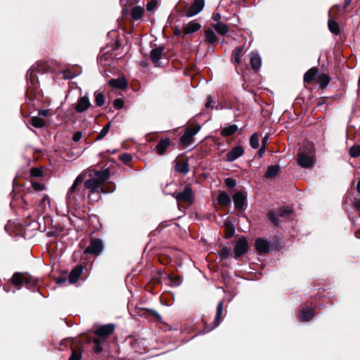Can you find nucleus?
Segmentation results:
<instances>
[{
    "label": "nucleus",
    "instance_id": "obj_33",
    "mask_svg": "<svg viewBox=\"0 0 360 360\" xmlns=\"http://www.w3.org/2000/svg\"><path fill=\"white\" fill-rule=\"evenodd\" d=\"M12 283L20 288L23 285V274L15 273L12 277Z\"/></svg>",
    "mask_w": 360,
    "mask_h": 360
},
{
    "label": "nucleus",
    "instance_id": "obj_14",
    "mask_svg": "<svg viewBox=\"0 0 360 360\" xmlns=\"http://www.w3.org/2000/svg\"><path fill=\"white\" fill-rule=\"evenodd\" d=\"M255 248L259 254H264L269 252V243L262 238H259L255 242Z\"/></svg>",
    "mask_w": 360,
    "mask_h": 360
},
{
    "label": "nucleus",
    "instance_id": "obj_20",
    "mask_svg": "<svg viewBox=\"0 0 360 360\" xmlns=\"http://www.w3.org/2000/svg\"><path fill=\"white\" fill-rule=\"evenodd\" d=\"M201 27V25L195 20L191 21L184 27V32L186 34L193 33Z\"/></svg>",
    "mask_w": 360,
    "mask_h": 360
},
{
    "label": "nucleus",
    "instance_id": "obj_1",
    "mask_svg": "<svg viewBox=\"0 0 360 360\" xmlns=\"http://www.w3.org/2000/svg\"><path fill=\"white\" fill-rule=\"evenodd\" d=\"M110 177L109 170L104 169L101 171H95L93 174H90V178L84 182V186L89 191L91 195H96L97 199L101 197V193H107L108 192H112L115 188H112L110 191H107L105 188L102 187V185Z\"/></svg>",
    "mask_w": 360,
    "mask_h": 360
},
{
    "label": "nucleus",
    "instance_id": "obj_51",
    "mask_svg": "<svg viewBox=\"0 0 360 360\" xmlns=\"http://www.w3.org/2000/svg\"><path fill=\"white\" fill-rule=\"evenodd\" d=\"M81 355L79 353H77L75 351H72V356H70L69 360H80Z\"/></svg>",
    "mask_w": 360,
    "mask_h": 360
},
{
    "label": "nucleus",
    "instance_id": "obj_44",
    "mask_svg": "<svg viewBox=\"0 0 360 360\" xmlns=\"http://www.w3.org/2000/svg\"><path fill=\"white\" fill-rule=\"evenodd\" d=\"M124 106V102L120 98H116L114 101V107L117 109H121Z\"/></svg>",
    "mask_w": 360,
    "mask_h": 360
},
{
    "label": "nucleus",
    "instance_id": "obj_3",
    "mask_svg": "<svg viewBox=\"0 0 360 360\" xmlns=\"http://www.w3.org/2000/svg\"><path fill=\"white\" fill-rule=\"evenodd\" d=\"M315 152L314 147L309 145L307 150L300 149L297 154V162L301 167L311 168L315 164Z\"/></svg>",
    "mask_w": 360,
    "mask_h": 360
},
{
    "label": "nucleus",
    "instance_id": "obj_43",
    "mask_svg": "<svg viewBox=\"0 0 360 360\" xmlns=\"http://www.w3.org/2000/svg\"><path fill=\"white\" fill-rule=\"evenodd\" d=\"M225 184L229 188H234L236 186V181L233 179L228 178L225 180Z\"/></svg>",
    "mask_w": 360,
    "mask_h": 360
},
{
    "label": "nucleus",
    "instance_id": "obj_25",
    "mask_svg": "<svg viewBox=\"0 0 360 360\" xmlns=\"http://www.w3.org/2000/svg\"><path fill=\"white\" fill-rule=\"evenodd\" d=\"M144 9L140 6H134L131 9V17L134 20H139L143 15Z\"/></svg>",
    "mask_w": 360,
    "mask_h": 360
},
{
    "label": "nucleus",
    "instance_id": "obj_31",
    "mask_svg": "<svg viewBox=\"0 0 360 360\" xmlns=\"http://www.w3.org/2000/svg\"><path fill=\"white\" fill-rule=\"evenodd\" d=\"M225 231L227 238H231L235 233V227L230 221L224 222Z\"/></svg>",
    "mask_w": 360,
    "mask_h": 360
},
{
    "label": "nucleus",
    "instance_id": "obj_48",
    "mask_svg": "<svg viewBox=\"0 0 360 360\" xmlns=\"http://www.w3.org/2000/svg\"><path fill=\"white\" fill-rule=\"evenodd\" d=\"M231 255V249L230 248H222V250H221V255L224 258L229 257Z\"/></svg>",
    "mask_w": 360,
    "mask_h": 360
},
{
    "label": "nucleus",
    "instance_id": "obj_5",
    "mask_svg": "<svg viewBox=\"0 0 360 360\" xmlns=\"http://www.w3.org/2000/svg\"><path fill=\"white\" fill-rule=\"evenodd\" d=\"M103 250V243L101 239L92 238L89 246L84 250V254L98 255Z\"/></svg>",
    "mask_w": 360,
    "mask_h": 360
},
{
    "label": "nucleus",
    "instance_id": "obj_45",
    "mask_svg": "<svg viewBox=\"0 0 360 360\" xmlns=\"http://www.w3.org/2000/svg\"><path fill=\"white\" fill-rule=\"evenodd\" d=\"M269 219L274 224H276V225L279 224V221L277 218V216L275 215V214L273 211L269 212Z\"/></svg>",
    "mask_w": 360,
    "mask_h": 360
},
{
    "label": "nucleus",
    "instance_id": "obj_19",
    "mask_svg": "<svg viewBox=\"0 0 360 360\" xmlns=\"http://www.w3.org/2000/svg\"><path fill=\"white\" fill-rule=\"evenodd\" d=\"M109 84L114 88L124 89L127 87V83L124 77H120L117 79H110L109 81Z\"/></svg>",
    "mask_w": 360,
    "mask_h": 360
},
{
    "label": "nucleus",
    "instance_id": "obj_58",
    "mask_svg": "<svg viewBox=\"0 0 360 360\" xmlns=\"http://www.w3.org/2000/svg\"><path fill=\"white\" fill-rule=\"evenodd\" d=\"M66 281H67L66 278H58L57 279L58 283H65Z\"/></svg>",
    "mask_w": 360,
    "mask_h": 360
},
{
    "label": "nucleus",
    "instance_id": "obj_7",
    "mask_svg": "<svg viewBox=\"0 0 360 360\" xmlns=\"http://www.w3.org/2000/svg\"><path fill=\"white\" fill-rule=\"evenodd\" d=\"M172 196L177 200L190 202L193 201V191L191 188L188 186H186L181 192L173 193Z\"/></svg>",
    "mask_w": 360,
    "mask_h": 360
},
{
    "label": "nucleus",
    "instance_id": "obj_37",
    "mask_svg": "<svg viewBox=\"0 0 360 360\" xmlns=\"http://www.w3.org/2000/svg\"><path fill=\"white\" fill-rule=\"evenodd\" d=\"M349 154L353 158H356L360 156V146H353L349 149Z\"/></svg>",
    "mask_w": 360,
    "mask_h": 360
},
{
    "label": "nucleus",
    "instance_id": "obj_15",
    "mask_svg": "<svg viewBox=\"0 0 360 360\" xmlns=\"http://www.w3.org/2000/svg\"><path fill=\"white\" fill-rule=\"evenodd\" d=\"M314 314L313 310L309 307H303L299 311V320L300 321H308Z\"/></svg>",
    "mask_w": 360,
    "mask_h": 360
},
{
    "label": "nucleus",
    "instance_id": "obj_56",
    "mask_svg": "<svg viewBox=\"0 0 360 360\" xmlns=\"http://www.w3.org/2000/svg\"><path fill=\"white\" fill-rule=\"evenodd\" d=\"M49 110H41L39 112V115H41L43 117H47L49 115Z\"/></svg>",
    "mask_w": 360,
    "mask_h": 360
},
{
    "label": "nucleus",
    "instance_id": "obj_54",
    "mask_svg": "<svg viewBox=\"0 0 360 360\" xmlns=\"http://www.w3.org/2000/svg\"><path fill=\"white\" fill-rule=\"evenodd\" d=\"M265 151H266V148H264V146H262V147L260 148L259 153H258L259 158H262L263 156V155L264 154Z\"/></svg>",
    "mask_w": 360,
    "mask_h": 360
},
{
    "label": "nucleus",
    "instance_id": "obj_53",
    "mask_svg": "<svg viewBox=\"0 0 360 360\" xmlns=\"http://www.w3.org/2000/svg\"><path fill=\"white\" fill-rule=\"evenodd\" d=\"M120 158L124 162H128L131 160V157L129 154H124V155H121Z\"/></svg>",
    "mask_w": 360,
    "mask_h": 360
},
{
    "label": "nucleus",
    "instance_id": "obj_46",
    "mask_svg": "<svg viewBox=\"0 0 360 360\" xmlns=\"http://www.w3.org/2000/svg\"><path fill=\"white\" fill-rule=\"evenodd\" d=\"M214 103V98L211 96H210L208 98H207V100L205 103V107L207 108H214V105H212V104Z\"/></svg>",
    "mask_w": 360,
    "mask_h": 360
},
{
    "label": "nucleus",
    "instance_id": "obj_36",
    "mask_svg": "<svg viewBox=\"0 0 360 360\" xmlns=\"http://www.w3.org/2000/svg\"><path fill=\"white\" fill-rule=\"evenodd\" d=\"M175 168H176V170H177L178 172H179L184 174H187L189 171L188 164L184 162L176 163Z\"/></svg>",
    "mask_w": 360,
    "mask_h": 360
},
{
    "label": "nucleus",
    "instance_id": "obj_24",
    "mask_svg": "<svg viewBox=\"0 0 360 360\" xmlns=\"http://www.w3.org/2000/svg\"><path fill=\"white\" fill-rule=\"evenodd\" d=\"M218 202L221 205H231V200L229 195L224 191L221 192L217 198Z\"/></svg>",
    "mask_w": 360,
    "mask_h": 360
},
{
    "label": "nucleus",
    "instance_id": "obj_52",
    "mask_svg": "<svg viewBox=\"0 0 360 360\" xmlns=\"http://www.w3.org/2000/svg\"><path fill=\"white\" fill-rule=\"evenodd\" d=\"M82 132L77 131L73 135V140L75 142H78L82 139Z\"/></svg>",
    "mask_w": 360,
    "mask_h": 360
},
{
    "label": "nucleus",
    "instance_id": "obj_29",
    "mask_svg": "<svg viewBox=\"0 0 360 360\" xmlns=\"http://www.w3.org/2000/svg\"><path fill=\"white\" fill-rule=\"evenodd\" d=\"M223 311V302H219L217 306V311L214 318V326L217 327L219 325L221 321V316Z\"/></svg>",
    "mask_w": 360,
    "mask_h": 360
},
{
    "label": "nucleus",
    "instance_id": "obj_6",
    "mask_svg": "<svg viewBox=\"0 0 360 360\" xmlns=\"http://www.w3.org/2000/svg\"><path fill=\"white\" fill-rule=\"evenodd\" d=\"M205 6L204 0H195L185 13L187 18L193 17L198 14Z\"/></svg>",
    "mask_w": 360,
    "mask_h": 360
},
{
    "label": "nucleus",
    "instance_id": "obj_47",
    "mask_svg": "<svg viewBox=\"0 0 360 360\" xmlns=\"http://www.w3.org/2000/svg\"><path fill=\"white\" fill-rule=\"evenodd\" d=\"M32 187L35 191H42L44 188V186L42 184L38 182H33Z\"/></svg>",
    "mask_w": 360,
    "mask_h": 360
},
{
    "label": "nucleus",
    "instance_id": "obj_57",
    "mask_svg": "<svg viewBox=\"0 0 360 360\" xmlns=\"http://www.w3.org/2000/svg\"><path fill=\"white\" fill-rule=\"evenodd\" d=\"M354 207H355L357 210H360V199H359V200H356V201L354 202Z\"/></svg>",
    "mask_w": 360,
    "mask_h": 360
},
{
    "label": "nucleus",
    "instance_id": "obj_30",
    "mask_svg": "<svg viewBox=\"0 0 360 360\" xmlns=\"http://www.w3.org/2000/svg\"><path fill=\"white\" fill-rule=\"evenodd\" d=\"M213 27L219 34L221 35L226 34L229 32V27L221 22L214 25Z\"/></svg>",
    "mask_w": 360,
    "mask_h": 360
},
{
    "label": "nucleus",
    "instance_id": "obj_12",
    "mask_svg": "<svg viewBox=\"0 0 360 360\" xmlns=\"http://www.w3.org/2000/svg\"><path fill=\"white\" fill-rule=\"evenodd\" d=\"M244 153V150L242 146H237L232 148L226 154V160L229 162H233L239 157H240Z\"/></svg>",
    "mask_w": 360,
    "mask_h": 360
},
{
    "label": "nucleus",
    "instance_id": "obj_32",
    "mask_svg": "<svg viewBox=\"0 0 360 360\" xmlns=\"http://www.w3.org/2000/svg\"><path fill=\"white\" fill-rule=\"evenodd\" d=\"M205 37L206 40L209 44H214L217 41V37L214 32L211 30L208 29L205 31Z\"/></svg>",
    "mask_w": 360,
    "mask_h": 360
},
{
    "label": "nucleus",
    "instance_id": "obj_40",
    "mask_svg": "<svg viewBox=\"0 0 360 360\" xmlns=\"http://www.w3.org/2000/svg\"><path fill=\"white\" fill-rule=\"evenodd\" d=\"M292 212V209L290 207H285L279 211L278 214L280 217H285L290 215Z\"/></svg>",
    "mask_w": 360,
    "mask_h": 360
},
{
    "label": "nucleus",
    "instance_id": "obj_60",
    "mask_svg": "<svg viewBox=\"0 0 360 360\" xmlns=\"http://www.w3.org/2000/svg\"><path fill=\"white\" fill-rule=\"evenodd\" d=\"M352 0H345V4L344 5V8H346V7L349 5V4L351 2Z\"/></svg>",
    "mask_w": 360,
    "mask_h": 360
},
{
    "label": "nucleus",
    "instance_id": "obj_39",
    "mask_svg": "<svg viewBox=\"0 0 360 360\" xmlns=\"http://www.w3.org/2000/svg\"><path fill=\"white\" fill-rule=\"evenodd\" d=\"M110 123L106 124L98 134L97 140H101L104 138L110 130Z\"/></svg>",
    "mask_w": 360,
    "mask_h": 360
},
{
    "label": "nucleus",
    "instance_id": "obj_55",
    "mask_svg": "<svg viewBox=\"0 0 360 360\" xmlns=\"http://www.w3.org/2000/svg\"><path fill=\"white\" fill-rule=\"evenodd\" d=\"M212 18L214 21L219 22L221 20V15L219 13H214L212 16Z\"/></svg>",
    "mask_w": 360,
    "mask_h": 360
},
{
    "label": "nucleus",
    "instance_id": "obj_27",
    "mask_svg": "<svg viewBox=\"0 0 360 360\" xmlns=\"http://www.w3.org/2000/svg\"><path fill=\"white\" fill-rule=\"evenodd\" d=\"M84 176L85 175L84 174H80L79 176H77V177L75 180L73 184L72 185V186L70 188L68 198H70L71 193H73L76 191L77 186L83 182L84 179Z\"/></svg>",
    "mask_w": 360,
    "mask_h": 360
},
{
    "label": "nucleus",
    "instance_id": "obj_49",
    "mask_svg": "<svg viewBox=\"0 0 360 360\" xmlns=\"http://www.w3.org/2000/svg\"><path fill=\"white\" fill-rule=\"evenodd\" d=\"M157 6V2L155 1H151L147 4V9L149 11H153Z\"/></svg>",
    "mask_w": 360,
    "mask_h": 360
},
{
    "label": "nucleus",
    "instance_id": "obj_4",
    "mask_svg": "<svg viewBox=\"0 0 360 360\" xmlns=\"http://www.w3.org/2000/svg\"><path fill=\"white\" fill-rule=\"evenodd\" d=\"M201 127L200 124H196L194 127H188L185 130L184 134L181 137V143L184 146L186 147L193 142V137L196 135L199 131L200 130Z\"/></svg>",
    "mask_w": 360,
    "mask_h": 360
},
{
    "label": "nucleus",
    "instance_id": "obj_21",
    "mask_svg": "<svg viewBox=\"0 0 360 360\" xmlns=\"http://www.w3.org/2000/svg\"><path fill=\"white\" fill-rule=\"evenodd\" d=\"M250 65L252 69L257 70L262 65V60L258 53H252L250 57Z\"/></svg>",
    "mask_w": 360,
    "mask_h": 360
},
{
    "label": "nucleus",
    "instance_id": "obj_59",
    "mask_svg": "<svg viewBox=\"0 0 360 360\" xmlns=\"http://www.w3.org/2000/svg\"><path fill=\"white\" fill-rule=\"evenodd\" d=\"M268 137L265 136L262 140V146H264V148H266V145L267 144Z\"/></svg>",
    "mask_w": 360,
    "mask_h": 360
},
{
    "label": "nucleus",
    "instance_id": "obj_11",
    "mask_svg": "<svg viewBox=\"0 0 360 360\" xmlns=\"http://www.w3.org/2000/svg\"><path fill=\"white\" fill-rule=\"evenodd\" d=\"M91 106L89 98L86 96L79 98L75 105V110L77 112H83Z\"/></svg>",
    "mask_w": 360,
    "mask_h": 360
},
{
    "label": "nucleus",
    "instance_id": "obj_9",
    "mask_svg": "<svg viewBox=\"0 0 360 360\" xmlns=\"http://www.w3.org/2000/svg\"><path fill=\"white\" fill-rule=\"evenodd\" d=\"M233 200L236 209L244 210L247 206V197L241 191H238L233 195Z\"/></svg>",
    "mask_w": 360,
    "mask_h": 360
},
{
    "label": "nucleus",
    "instance_id": "obj_42",
    "mask_svg": "<svg viewBox=\"0 0 360 360\" xmlns=\"http://www.w3.org/2000/svg\"><path fill=\"white\" fill-rule=\"evenodd\" d=\"M23 284H25L27 287H30L33 285L34 282L32 281V278L29 275L23 274Z\"/></svg>",
    "mask_w": 360,
    "mask_h": 360
},
{
    "label": "nucleus",
    "instance_id": "obj_18",
    "mask_svg": "<svg viewBox=\"0 0 360 360\" xmlns=\"http://www.w3.org/2000/svg\"><path fill=\"white\" fill-rule=\"evenodd\" d=\"M165 50L164 46H159L156 49H153L150 52V59L156 65L162 56V54Z\"/></svg>",
    "mask_w": 360,
    "mask_h": 360
},
{
    "label": "nucleus",
    "instance_id": "obj_8",
    "mask_svg": "<svg viewBox=\"0 0 360 360\" xmlns=\"http://www.w3.org/2000/svg\"><path fill=\"white\" fill-rule=\"evenodd\" d=\"M35 68H31L27 73V96L30 97V99H32V93L34 92L35 89L37 87V84L34 79V75L32 76Z\"/></svg>",
    "mask_w": 360,
    "mask_h": 360
},
{
    "label": "nucleus",
    "instance_id": "obj_17",
    "mask_svg": "<svg viewBox=\"0 0 360 360\" xmlns=\"http://www.w3.org/2000/svg\"><path fill=\"white\" fill-rule=\"evenodd\" d=\"M244 49L243 46H238L234 49L232 55V61L235 65H240L242 63L241 57Z\"/></svg>",
    "mask_w": 360,
    "mask_h": 360
},
{
    "label": "nucleus",
    "instance_id": "obj_13",
    "mask_svg": "<svg viewBox=\"0 0 360 360\" xmlns=\"http://www.w3.org/2000/svg\"><path fill=\"white\" fill-rule=\"evenodd\" d=\"M337 8V6H334L329 11L330 18L328 22V25L330 31L335 34H338L340 33V26L338 23L333 18L331 13Z\"/></svg>",
    "mask_w": 360,
    "mask_h": 360
},
{
    "label": "nucleus",
    "instance_id": "obj_35",
    "mask_svg": "<svg viewBox=\"0 0 360 360\" xmlns=\"http://www.w3.org/2000/svg\"><path fill=\"white\" fill-rule=\"evenodd\" d=\"M250 143L252 148L257 149L259 147V135L254 133L250 139Z\"/></svg>",
    "mask_w": 360,
    "mask_h": 360
},
{
    "label": "nucleus",
    "instance_id": "obj_34",
    "mask_svg": "<svg viewBox=\"0 0 360 360\" xmlns=\"http://www.w3.org/2000/svg\"><path fill=\"white\" fill-rule=\"evenodd\" d=\"M31 124L34 127L41 128L45 125L46 122L43 118L39 117H33L31 120Z\"/></svg>",
    "mask_w": 360,
    "mask_h": 360
},
{
    "label": "nucleus",
    "instance_id": "obj_26",
    "mask_svg": "<svg viewBox=\"0 0 360 360\" xmlns=\"http://www.w3.org/2000/svg\"><path fill=\"white\" fill-rule=\"evenodd\" d=\"M280 172L281 169L278 165H271L267 168L265 176L267 178H273L277 176Z\"/></svg>",
    "mask_w": 360,
    "mask_h": 360
},
{
    "label": "nucleus",
    "instance_id": "obj_28",
    "mask_svg": "<svg viewBox=\"0 0 360 360\" xmlns=\"http://www.w3.org/2000/svg\"><path fill=\"white\" fill-rule=\"evenodd\" d=\"M238 130V127L236 124L226 126L221 130V134L224 136H227L235 134Z\"/></svg>",
    "mask_w": 360,
    "mask_h": 360
},
{
    "label": "nucleus",
    "instance_id": "obj_61",
    "mask_svg": "<svg viewBox=\"0 0 360 360\" xmlns=\"http://www.w3.org/2000/svg\"><path fill=\"white\" fill-rule=\"evenodd\" d=\"M356 190L359 193H360V180L359 181L356 186Z\"/></svg>",
    "mask_w": 360,
    "mask_h": 360
},
{
    "label": "nucleus",
    "instance_id": "obj_2",
    "mask_svg": "<svg viewBox=\"0 0 360 360\" xmlns=\"http://www.w3.org/2000/svg\"><path fill=\"white\" fill-rule=\"evenodd\" d=\"M114 328L113 324H107L100 326L95 330L97 337L93 340V349L96 353L101 352L105 338L113 332Z\"/></svg>",
    "mask_w": 360,
    "mask_h": 360
},
{
    "label": "nucleus",
    "instance_id": "obj_50",
    "mask_svg": "<svg viewBox=\"0 0 360 360\" xmlns=\"http://www.w3.org/2000/svg\"><path fill=\"white\" fill-rule=\"evenodd\" d=\"M42 174H43L42 171L38 168H33L32 169V174L34 176H37V177L41 176Z\"/></svg>",
    "mask_w": 360,
    "mask_h": 360
},
{
    "label": "nucleus",
    "instance_id": "obj_10",
    "mask_svg": "<svg viewBox=\"0 0 360 360\" xmlns=\"http://www.w3.org/2000/svg\"><path fill=\"white\" fill-rule=\"evenodd\" d=\"M248 249V242L245 238H240L234 247V257L238 258L244 255Z\"/></svg>",
    "mask_w": 360,
    "mask_h": 360
},
{
    "label": "nucleus",
    "instance_id": "obj_38",
    "mask_svg": "<svg viewBox=\"0 0 360 360\" xmlns=\"http://www.w3.org/2000/svg\"><path fill=\"white\" fill-rule=\"evenodd\" d=\"M95 101L98 106H101L104 104V97L101 92H95Z\"/></svg>",
    "mask_w": 360,
    "mask_h": 360
},
{
    "label": "nucleus",
    "instance_id": "obj_23",
    "mask_svg": "<svg viewBox=\"0 0 360 360\" xmlns=\"http://www.w3.org/2000/svg\"><path fill=\"white\" fill-rule=\"evenodd\" d=\"M318 70L316 68H311L304 75V82L306 83L311 82L316 77Z\"/></svg>",
    "mask_w": 360,
    "mask_h": 360
},
{
    "label": "nucleus",
    "instance_id": "obj_41",
    "mask_svg": "<svg viewBox=\"0 0 360 360\" xmlns=\"http://www.w3.org/2000/svg\"><path fill=\"white\" fill-rule=\"evenodd\" d=\"M329 77L326 75H321L319 78V83L322 87L327 86L329 83Z\"/></svg>",
    "mask_w": 360,
    "mask_h": 360
},
{
    "label": "nucleus",
    "instance_id": "obj_16",
    "mask_svg": "<svg viewBox=\"0 0 360 360\" xmlns=\"http://www.w3.org/2000/svg\"><path fill=\"white\" fill-rule=\"evenodd\" d=\"M83 271V267L82 266L79 265V266H77L76 267H75L70 272V275H69V282L70 283H75L78 278H79L81 274L82 273Z\"/></svg>",
    "mask_w": 360,
    "mask_h": 360
},
{
    "label": "nucleus",
    "instance_id": "obj_22",
    "mask_svg": "<svg viewBox=\"0 0 360 360\" xmlns=\"http://www.w3.org/2000/svg\"><path fill=\"white\" fill-rule=\"evenodd\" d=\"M169 144L170 140L169 139L160 140L158 145L156 146V150L158 153L159 155H162L165 152L166 149L169 146Z\"/></svg>",
    "mask_w": 360,
    "mask_h": 360
}]
</instances>
